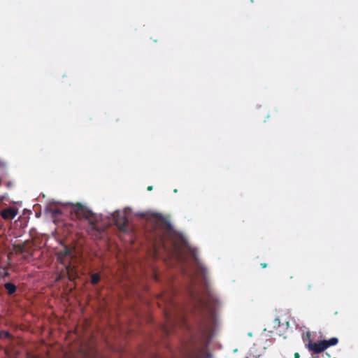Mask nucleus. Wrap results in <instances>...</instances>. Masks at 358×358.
<instances>
[{
  "label": "nucleus",
  "instance_id": "nucleus-1",
  "mask_svg": "<svg viewBox=\"0 0 358 358\" xmlns=\"http://www.w3.org/2000/svg\"><path fill=\"white\" fill-rule=\"evenodd\" d=\"M70 213L73 220L87 221L88 227L87 231L92 238L94 239H101L104 237L106 227L99 224L101 217L91 210L80 203H77L71 205Z\"/></svg>",
  "mask_w": 358,
  "mask_h": 358
},
{
  "label": "nucleus",
  "instance_id": "nucleus-2",
  "mask_svg": "<svg viewBox=\"0 0 358 358\" xmlns=\"http://www.w3.org/2000/svg\"><path fill=\"white\" fill-rule=\"evenodd\" d=\"M199 305L208 313L211 319H215L216 309L220 306V302L215 294L206 286L203 296H199Z\"/></svg>",
  "mask_w": 358,
  "mask_h": 358
},
{
  "label": "nucleus",
  "instance_id": "nucleus-3",
  "mask_svg": "<svg viewBox=\"0 0 358 358\" xmlns=\"http://www.w3.org/2000/svg\"><path fill=\"white\" fill-rule=\"evenodd\" d=\"M338 342V338L333 337L329 340H323L317 343H314L312 341H310V342L306 344V346L312 352L318 354L323 352L330 346L336 345Z\"/></svg>",
  "mask_w": 358,
  "mask_h": 358
},
{
  "label": "nucleus",
  "instance_id": "nucleus-4",
  "mask_svg": "<svg viewBox=\"0 0 358 358\" xmlns=\"http://www.w3.org/2000/svg\"><path fill=\"white\" fill-rule=\"evenodd\" d=\"M73 248L64 245L63 249L57 254V261L62 265L68 263V262H71V259L73 258Z\"/></svg>",
  "mask_w": 358,
  "mask_h": 358
},
{
  "label": "nucleus",
  "instance_id": "nucleus-5",
  "mask_svg": "<svg viewBox=\"0 0 358 358\" xmlns=\"http://www.w3.org/2000/svg\"><path fill=\"white\" fill-rule=\"evenodd\" d=\"M64 266V269L63 271V274L61 273L57 278V281L62 280L63 276L66 275L68 279L71 281L74 280L77 277V271L76 268L74 265L71 264V262L66 263L63 265Z\"/></svg>",
  "mask_w": 358,
  "mask_h": 358
},
{
  "label": "nucleus",
  "instance_id": "nucleus-6",
  "mask_svg": "<svg viewBox=\"0 0 358 358\" xmlns=\"http://www.w3.org/2000/svg\"><path fill=\"white\" fill-rule=\"evenodd\" d=\"M115 223L120 231L122 233H128L129 231V227L128 224V220L124 214L117 213L114 216Z\"/></svg>",
  "mask_w": 358,
  "mask_h": 358
},
{
  "label": "nucleus",
  "instance_id": "nucleus-7",
  "mask_svg": "<svg viewBox=\"0 0 358 358\" xmlns=\"http://www.w3.org/2000/svg\"><path fill=\"white\" fill-rule=\"evenodd\" d=\"M205 354V347L193 345L186 352L185 358H203Z\"/></svg>",
  "mask_w": 358,
  "mask_h": 358
},
{
  "label": "nucleus",
  "instance_id": "nucleus-8",
  "mask_svg": "<svg viewBox=\"0 0 358 358\" xmlns=\"http://www.w3.org/2000/svg\"><path fill=\"white\" fill-rule=\"evenodd\" d=\"M17 214V210L12 207L5 208L1 210V215L4 220H12Z\"/></svg>",
  "mask_w": 358,
  "mask_h": 358
},
{
  "label": "nucleus",
  "instance_id": "nucleus-9",
  "mask_svg": "<svg viewBox=\"0 0 358 358\" xmlns=\"http://www.w3.org/2000/svg\"><path fill=\"white\" fill-rule=\"evenodd\" d=\"M45 211L50 213L54 219L57 218L59 215L62 214L61 209L52 206L47 207Z\"/></svg>",
  "mask_w": 358,
  "mask_h": 358
},
{
  "label": "nucleus",
  "instance_id": "nucleus-10",
  "mask_svg": "<svg viewBox=\"0 0 358 358\" xmlns=\"http://www.w3.org/2000/svg\"><path fill=\"white\" fill-rule=\"evenodd\" d=\"M4 287L6 290L8 295H9V296H12L17 291L16 285L10 282H6L4 284Z\"/></svg>",
  "mask_w": 358,
  "mask_h": 358
},
{
  "label": "nucleus",
  "instance_id": "nucleus-11",
  "mask_svg": "<svg viewBox=\"0 0 358 358\" xmlns=\"http://www.w3.org/2000/svg\"><path fill=\"white\" fill-rule=\"evenodd\" d=\"M90 277H91V283L93 285H97L99 282L100 279H101V275L98 273H92Z\"/></svg>",
  "mask_w": 358,
  "mask_h": 358
},
{
  "label": "nucleus",
  "instance_id": "nucleus-12",
  "mask_svg": "<svg viewBox=\"0 0 358 358\" xmlns=\"http://www.w3.org/2000/svg\"><path fill=\"white\" fill-rule=\"evenodd\" d=\"M10 336V334L8 331H2L0 332V338H8Z\"/></svg>",
  "mask_w": 358,
  "mask_h": 358
},
{
  "label": "nucleus",
  "instance_id": "nucleus-13",
  "mask_svg": "<svg viewBox=\"0 0 358 358\" xmlns=\"http://www.w3.org/2000/svg\"><path fill=\"white\" fill-rule=\"evenodd\" d=\"M303 341L304 342L308 341V343L310 342V341H311V339H310V334L309 332H307L306 334H303Z\"/></svg>",
  "mask_w": 358,
  "mask_h": 358
},
{
  "label": "nucleus",
  "instance_id": "nucleus-14",
  "mask_svg": "<svg viewBox=\"0 0 358 358\" xmlns=\"http://www.w3.org/2000/svg\"><path fill=\"white\" fill-rule=\"evenodd\" d=\"M10 275V273L7 271H3L2 273H0V276L2 278L8 277Z\"/></svg>",
  "mask_w": 358,
  "mask_h": 358
},
{
  "label": "nucleus",
  "instance_id": "nucleus-15",
  "mask_svg": "<svg viewBox=\"0 0 358 358\" xmlns=\"http://www.w3.org/2000/svg\"><path fill=\"white\" fill-rule=\"evenodd\" d=\"M19 249L20 250L21 252H24V248L22 245H19Z\"/></svg>",
  "mask_w": 358,
  "mask_h": 358
},
{
  "label": "nucleus",
  "instance_id": "nucleus-16",
  "mask_svg": "<svg viewBox=\"0 0 358 358\" xmlns=\"http://www.w3.org/2000/svg\"><path fill=\"white\" fill-rule=\"evenodd\" d=\"M261 266L264 268H266L267 266V264L266 263H262L261 264Z\"/></svg>",
  "mask_w": 358,
  "mask_h": 358
},
{
  "label": "nucleus",
  "instance_id": "nucleus-17",
  "mask_svg": "<svg viewBox=\"0 0 358 358\" xmlns=\"http://www.w3.org/2000/svg\"><path fill=\"white\" fill-rule=\"evenodd\" d=\"M299 357H300L299 354L298 352H296V353L294 354V358H299Z\"/></svg>",
  "mask_w": 358,
  "mask_h": 358
},
{
  "label": "nucleus",
  "instance_id": "nucleus-18",
  "mask_svg": "<svg viewBox=\"0 0 358 358\" xmlns=\"http://www.w3.org/2000/svg\"><path fill=\"white\" fill-rule=\"evenodd\" d=\"M147 189H148V191H151V190L152 189V186H148V188H147Z\"/></svg>",
  "mask_w": 358,
  "mask_h": 358
},
{
  "label": "nucleus",
  "instance_id": "nucleus-19",
  "mask_svg": "<svg viewBox=\"0 0 358 358\" xmlns=\"http://www.w3.org/2000/svg\"><path fill=\"white\" fill-rule=\"evenodd\" d=\"M11 185H12L11 182H9L7 183V186L8 187H11Z\"/></svg>",
  "mask_w": 358,
  "mask_h": 358
},
{
  "label": "nucleus",
  "instance_id": "nucleus-20",
  "mask_svg": "<svg viewBox=\"0 0 358 358\" xmlns=\"http://www.w3.org/2000/svg\"><path fill=\"white\" fill-rule=\"evenodd\" d=\"M163 248L166 250V245L164 243H163Z\"/></svg>",
  "mask_w": 358,
  "mask_h": 358
}]
</instances>
